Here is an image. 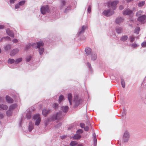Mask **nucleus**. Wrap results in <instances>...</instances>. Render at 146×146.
<instances>
[{"label": "nucleus", "mask_w": 146, "mask_h": 146, "mask_svg": "<svg viewBox=\"0 0 146 146\" xmlns=\"http://www.w3.org/2000/svg\"><path fill=\"white\" fill-rule=\"evenodd\" d=\"M123 19L122 18L119 17L116 19V22L117 23H119L123 21Z\"/></svg>", "instance_id": "25"}, {"label": "nucleus", "mask_w": 146, "mask_h": 146, "mask_svg": "<svg viewBox=\"0 0 146 146\" xmlns=\"http://www.w3.org/2000/svg\"><path fill=\"white\" fill-rule=\"evenodd\" d=\"M61 125V123H59V124H58L57 125V126H60V125Z\"/></svg>", "instance_id": "60"}, {"label": "nucleus", "mask_w": 146, "mask_h": 146, "mask_svg": "<svg viewBox=\"0 0 146 146\" xmlns=\"http://www.w3.org/2000/svg\"><path fill=\"white\" fill-rule=\"evenodd\" d=\"M61 117V113L60 112L57 113L53 114L50 118L47 119L48 121H50L52 120H59Z\"/></svg>", "instance_id": "1"}, {"label": "nucleus", "mask_w": 146, "mask_h": 146, "mask_svg": "<svg viewBox=\"0 0 146 146\" xmlns=\"http://www.w3.org/2000/svg\"><path fill=\"white\" fill-rule=\"evenodd\" d=\"M139 46L138 44L135 43H133L131 45V46L132 48H135Z\"/></svg>", "instance_id": "45"}, {"label": "nucleus", "mask_w": 146, "mask_h": 146, "mask_svg": "<svg viewBox=\"0 0 146 146\" xmlns=\"http://www.w3.org/2000/svg\"><path fill=\"white\" fill-rule=\"evenodd\" d=\"M82 101V100L78 98L77 96H75L73 100V102L74 103V106L75 107L78 106Z\"/></svg>", "instance_id": "6"}, {"label": "nucleus", "mask_w": 146, "mask_h": 146, "mask_svg": "<svg viewBox=\"0 0 146 146\" xmlns=\"http://www.w3.org/2000/svg\"><path fill=\"white\" fill-rule=\"evenodd\" d=\"M87 65L89 66V68H90L91 66L89 62H88L87 63Z\"/></svg>", "instance_id": "56"}, {"label": "nucleus", "mask_w": 146, "mask_h": 146, "mask_svg": "<svg viewBox=\"0 0 146 146\" xmlns=\"http://www.w3.org/2000/svg\"><path fill=\"white\" fill-rule=\"evenodd\" d=\"M84 128V130L86 131H87L88 130L89 127L88 126H86V127L85 126Z\"/></svg>", "instance_id": "54"}, {"label": "nucleus", "mask_w": 146, "mask_h": 146, "mask_svg": "<svg viewBox=\"0 0 146 146\" xmlns=\"http://www.w3.org/2000/svg\"><path fill=\"white\" fill-rule=\"evenodd\" d=\"M94 143L95 144V143H96L97 142V139L96 137V134L95 133H94Z\"/></svg>", "instance_id": "46"}, {"label": "nucleus", "mask_w": 146, "mask_h": 146, "mask_svg": "<svg viewBox=\"0 0 146 146\" xmlns=\"http://www.w3.org/2000/svg\"><path fill=\"white\" fill-rule=\"evenodd\" d=\"M1 52V49L0 48V53Z\"/></svg>", "instance_id": "63"}, {"label": "nucleus", "mask_w": 146, "mask_h": 146, "mask_svg": "<svg viewBox=\"0 0 146 146\" xmlns=\"http://www.w3.org/2000/svg\"><path fill=\"white\" fill-rule=\"evenodd\" d=\"M91 10V6L89 5L88 9V11L89 13H90Z\"/></svg>", "instance_id": "50"}, {"label": "nucleus", "mask_w": 146, "mask_h": 146, "mask_svg": "<svg viewBox=\"0 0 146 146\" xmlns=\"http://www.w3.org/2000/svg\"><path fill=\"white\" fill-rule=\"evenodd\" d=\"M125 115V114L124 113V114H123V115Z\"/></svg>", "instance_id": "64"}, {"label": "nucleus", "mask_w": 146, "mask_h": 146, "mask_svg": "<svg viewBox=\"0 0 146 146\" xmlns=\"http://www.w3.org/2000/svg\"><path fill=\"white\" fill-rule=\"evenodd\" d=\"M6 99L7 102L8 103H11L13 102V100L8 96H6Z\"/></svg>", "instance_id": "21"}, {"label": "nucleus", "mask_w": 146, "mask_h": 146, "mask_svg": "<svg viewBox=\"0 0 146 146\" xmlns=\"http://www.w3.org/2000/svg\"><path fill=\"white\" fill-rule=\"evenodd\" d=\"M22 60V58H20L17 59L15 61V63L16 64H18L20 62H21Z\"/></svg>", "instance_id": "33"}, {"label": "nucleus", "mask_w": 146, "mask_h": 146, "mask_svg": "<svg viewBox=\"0 0 146 146\" xmlns=\"http://www.w3.org/2000/svg\"><path fill=\"white\" fill-rule=\"evenodd\" d=\"M64 97L63 95L60 96L59 98L58 102L59 103H60L61 101H62L64 99Z\"/></svg>", "instance_id": "41"}, {"label": "nucleus", "mask_w": 146, "mask_h": 146, "mask_svg": "<svg viewBox=\"0 0 146 146\" xmlns=\"http://www.w3.org/2000/svg\"><path fill=\"white\" fill-rule=\"evenodd\" d=\"M140 28L139 27H136L135 30H134V33L136 34H138L139 33V32L140 31Z\"/></svg>", "instance_id": "37"}, {"label": "nucleus", "mask_w": 146, "mask_h": 146, "mask_svg": "<svg viewBox=\"0 0 146 146\" xmlns=\"http://www.w3.org/2000/svg\"><path fill=\"white\" fill-rule=\"evenodd\" d=\"M3 39H4L5 40H7L9 41H11V38L9 36H7L6 37H3L0 40V41L2 42Z\"/></svg>", "instance_id": "34"}, {"label": "nucleus", "mask_w": 146, "mask_h": 146, "mask_svg": "<svg viewBox=\"0 0 146 146\" xmlns=\"http://www.w3.org/2000/svg\"><path fill=\"white\" fill-rule=\"evenodd\" d=\"M37 48L38 49V52L40 55H41L42 54L43 52H44V48L43 47H41L43 46H44V43L42 41L36 43Z\"/></svg>", "instance_id": "2"}, {"label": "nucleus", "mask_w": 146, "mask_h": 146, "mask_svg": "<svg viewBox=\"0 0 146 146\" xmlns=\"http://www.w3.org/2000/svg\"><path fill=\"white\" fill-rule=\"evenodd\" d=\"M12 41L14 43H17L19 42V40L18 39L16 38H14L12 40Z\"/></svg>", "instance_id": "47"}, {"label": "nucleus", "mask_w": 146, "mask_h": 146, "mask_svg": "<svg viewBox=\"0 0 146 146\" xmlns=\"http://www.w3.org/2000/svg\"><path fill=\"white\" fill-rule=\"evenodd\" d=\"M11 47V45L10 44H8L4 46V49L5 51H7L10 49Z\"/></svg>", "instance_id": "23"}, {"label": "nucleus", "mask_w": 146, "mask_h": 146, "mask_svg": "<svg viewBox=\"0 0 146 146\" xmlns=\"http://www.w3.org/2000/svg\"><path fill=\"white\" fill-rule=\"evenodd\" d=\"M135 37L133 36H130L129 38V39H130V41L131 42H133L135 40Z\"/></svg>", "instance_id": "44"}, {"label": "nucleus", "mask_w": 146, "mask_h": 146, "mask_svg": "<svg viewBox=\"0 0 146 146\" xmlns=\"http://www.w3.org/2000/svg\"><path fill=\"white\" fill-rule=\"evenodd\" d=\"M87 27V26L84 25L82 26L81 29H80L78 33V35L80 34L83 33L84 32L85 29Z\"/></svg>", "instance_id": "17"}, {"label": "nucleus", "mask_w": 146, "mask_h": 146, "mask_svg": "<svg viewBox=\"0 0 146 146\" xmlns=\"http://www.w3.org/2000/svg\"><path fill=\"white\" fill-rule=\"evenodd\" d=\"M3 99L2 98H0V104H1L3 102Z\"/></svg>", "instance_id": "53"}, {"label": "nucleus", "mask_w": 146, "mask_h": 146, "mask_svg": "<svg viewBox=\"0 0 146 146\" xmlns=\"http://www.w3.org/2000/svg\"><path fill=\"white\" fill-rule=\"evenodd\" d=\"M78 146H82L81 144H78Z\"/></svg>", "instance_id": "61"}, {"label": "nucleus", "mask_w": 146, "mask_h": 146, "mask_svg": "<svg viewBox=\"0 0 146 146\" xmlns=\"http://www.w3.org/2000/svg\"><path fill=\"white\" fill-rule=\"evenodd\" d=\"M142 46L143 47L146 46V42H143L141 44Z\"/></svg>", "instance_id": "51"}, {"label": "nucleus", "mask_w": 146, "mask_h": 146, "mask_svg": "<svg viewBox=\"0 0 146 146\" xmlns=\"http://www.w3.org/2000/svg\"><path fill=\"white\" fill-rule=\"evenodd\" d=\"M77 144V142L75 141H72L70 143V145L71 146H74Z\"/></svg>", "instance_id": "42"}, {"label": "nucleus", "mask_w": 146, "mask_h": 146, "mask_svg": "<svg viewBox=\"0 0 146 146\" xmlns=\"http://www.w3.org/2000/svg\"><path fill=\"white\" fill-rule=\"evenodd\" d=\"M123 13L124 15H128L130 17L133 16L134 15L133 11L129 9H124Z\"/></svg>", "instance_id": "5"}, {"label": "nucleus", "mask_w": 146, "mask_h": 146, "mask_svg": "<svg viewBox=\"0 0 146 146\" xmlns=\"http://www.w3.org/2000/svg\"><path fill=\"white\" fill-rule=\"evenodd\" d=\"M34 127V123L32 122H30L29 126V130L31 131L33 129Z\"/></svg>", "instance_id": "19"}, {"label": "nucleus", "mask_w": 146, "mask_h": 146, "mask_svg": "<svg viewBox=\"0 0 146 146\" xmlns=\"http://www.w3.org/2000/svg\"><path fill=\"white\" fill-rule=\"evenodd\" d=\"M17 106V104H13L11 105L10 106L9 108V109L10 110L13 111L15 109Z\"/></svg>", "instance_id": "22"}, {"label": "nucleus", "mask_w": 146, "mask_h": 146, "mask_svg": "<svg viewBox=\"0 0 146 146\" xmlns=\"http://www.w3.org/2000/svg\"><path fill=\"white\" fill-rule=\"evenodd\" d=\"M40 11L43 15L48 13L50 12L49 7L48 5L42 6L40 8Z\"/></svg>", "instance_id": "3"}, {"label": "nucleus", "mask_w": 146, "mask_h": 146, "mask_svg": "<svg viewBox=\"0 0 146 146\" xmlns=\"http://www.w3.org/2000/svg\"><path fill=\"white\" fill-rule=\"evenodd\" d=\"M118 2V1H114L112 2H109L108 3V6L110 7L111 6L112 9L113 10L115 9L116 5Z\"/></svg>", "instance_id": "8"}, {"label": "nucleus", "mask_w": 146, "mask_h": 146, "mask_svg": "<svg viewBox=\"0 0 146 146\" xmlns=\"http://www.w3.org/2000/svg\"><path fill=\"white\" fill-rule=\"evenodd\" d=\"M128 38L127 36H122L120 38V40L122 41H125Z\"/></svg>", "instance_id": "36"}, {"label": "nucleus", "mask_w": 146, "mask_h": 146, "mask_svg": "<svg viewBox=\"0 0 146 146\" xmlns=\"http://www.w3.org/2000/svg\"><path fill=\"white\" fill-rule=\"evenodd\" d=\"M143 11L141 10L137 12L136 13V15L137 16H139L143 14Z\"/></svg>", "instance_id": "40"}, {"label": "nucleus", "mask_w": 146, "mask_h": 146, "mask_svg": "<svg viewBox=\"0 0 146 146\" xmlns=\"http://www.w3.org/2000/svg\"><path fill=\"white\" fill-rule=\"evenodd\" d=\"M80 126L82 128H84L85 127V124L83 123H81L80 124Z\"/></svg>", "instance_id": "52"}, {"label": "nucleus", "mask_w": 146, "mask_h": 146, "mask_svg": "<svg viewBox=\"0 0 146 146\" xmlns=\"http://www.w3.org/2000/svg\"><path fill=\"white\" fill-rule=\"evenodd\" d=\"M116 31L118 34L120 33L122 31V28L121 27H117L116 29Z\"/></svg>", "instance_id": "28"}, {"label": "nucleus", "mask_w": 146, "mask_h": 146, "mask_svg": "<svg viewBox=\"0 0 146 146\" xmlns=\"http://www.w3.org/2000/svg\"><path fill=\"white\" fill-rule=\"evenodd\" d=\"M130 137V135L127 131H126L125 132L123 136V139L124 142H127L129 139Z\"/></svg>", "instance_id": "9"}, {"label": "nucleus", "mask_w": 146, "mask_h": 146, "mask_svg": "<svg viewBox=\"0 0 146 146\" xmlns=\"http://www.w3.org/2000/svg\"><path fill=\"white\" fill-rule=\"evenodd\" d=\"M145 3V1H143L139 2L138 3V5L139 7H141L143 6Z\"/></svg>", "instance_id": "29"}, {"label": "nucleus", "mask_w": 146, "mask_h": 146, "mask_svg": "<svg viewBox=\"0 0 146 146\" xmlns=\"http://www.w3.org/2000/svg\"><path fill=\"white\" fill-rule=\"evenodd\" d=\"M19 49L18 48H15L12 50L10 53L11 56H13L15 55L19 52Z\"/></svg>", "instance_id": "13"}, {"label": "nucleus", "mask_w": 146, "mask_h": 146, "mask_svg": "<svg viewBox=\"0 0 146 146\" xmlns=\"http://www.w3.org/2000/svg\"><path fill=\"white\" fill-rule=\"evenodd\" d=\"M0 108L4 110H6L7 109L8 107L6 105L0 104Z\"/></svg>", "instance_id": "24"}, {"label": "nucleus", "mask_w": 146, "mask_h": 146, "mask_svg": "<svg viewBox=\"0 0 146 146\" xmlns=\"http://www.w3.org/2000/svg\"><path fill=\"white\" fill-rule=\"evenodd\" d=\"M36 43H33L31 45H27L25 49L27 50L29 49L30 48H31V46H32L33 48H35L36 47Z\"/></svg>", "instance_id": "20"}, {"label": "nucleus", "mask_w": 146, "mask_h": 146, "mask_svg": "<svg viewBox=\"0 0 146 146\" xmlns=\"http://www.w3.org/2000/svg\"><path fill=\"white\" fill-rule=\"evenodd\" d=\"M62 109L64 112H67L68 109V106H65L62 107Z\"/></svg>", "instance_id": "32"}, {"label": "nucleus", "mask_w": 146, "mask_h": 146, "mask_svg": "<svg viewBox=\"0 0 146 146\" xmlns=\"http://www.w3.org/2000/svg\"><path fill=\"white\" fill-rule=\"evenodd\" d=\"M12 111L10 109H9V110L6 111V114L7 116H10L12 115Z\"/></svg>", "instance_id": "31"}, {"label": "nucleus", "mask_w": 146, "mask_h": 146, "mask_svg": "<svg viewBox=\"0 0 146 146\" xmlns=\"http://www.w3.org/2000/svg\"><path fill=\"white\" fill-rule=\"evenodd\" d=\"M68 98L70 105H71L72 104V94L70 93L68 94Z\"/></svg>", "instance_id": "16"}, {"label": "nucleus", "mask_w": 146, "mask_h": 146, "mask_svg": "<svg viewBox=\"0 0 146 146\" xmlns=\"http://www.w3.org/2000/svg\"><path fill=\"white\" fill-rule=\"evenodd\" d=\"M31 58L32 57L31 56H27L26 58V61L27 62L31 60Z\"/></svg>", "instance_id": "43"}, {"label": "nucleus", "mask_w": 146, "mask_h": 146, "mask_svg": "<svg viewBox=\"0 0 146 146\" xmlns=\"http://www.w3.org/2000/svg\"><path fill=\"white\" fill-rule=\"evenodd\" d=\"M50 110L48 109H44L42 111V114L45 116L47 115V114L50 112Z\"/></svg>", "instance_id": "18"}, {"label": "nucleus", "mask_w": 146, "mask_h": 146, "mask_svg": "<svg viewBox=\"0 0 146 146\" xmlns=\"http://www.w3.org/2000/svg\"><path fill=\"white\" fill-rule=\"evenodd\" d=\"M58 105L56 103H54L53 105V107L55 109H57L58 107Z\"/></svg>", "instance_id": "49"}, {"label": "nucleus", "mask_w": 146, "mask_h": 146, "mask_svg": "<svg viewBox=\"0 0 146 146\" xmlns=\"http://www.w3.org/2000/svg\"><path fill=\"white\" fill-rule=\"evenodd\" d=\"M121 83L122 87L123 88H125V82L123 79H121Z\"/></svg>", "instance_id": "39"}, {"label": "nucleus", "mask_w": 146, "mask_h": 146, "mask_svg": "<svg viewBox=\"0 0 146 146\" xmlns=\"http://www.w3.org/2000/svg\"><path fill=\"white\" fill-rule=\"evenodd\" d=\"M137 20L142 23H146V15H143L138 17Z\"/></svg>", "instance_id": "10"}, {"label": "nucleus", "mask_w": 146, "mask_h": 146, "mask_svg": "<svg viewBox=\"0 0 146 146\" xmlns=\"http://www.w3.org/2000/svg\"><path fill=\"white\" fill-rule=\"evenodd\" d=\"M66 136L65 135L64 136H62L61 137V138L62 139L64 138L65 137H66Z\"/></svg>", "instance_id": "59"}, {"label": "nucleus", "mask_w": 146, "mask_h": 146, "mask_svg": "<svg viewBox=\"0 0 146 146\" xmlns=\"http://www.w3.org/2000/svg\"><path fill=\"white\" fill-rule=\"evenodd\" d=\"M25 1H20L18 4L15 5V8L16 9H18L20 7V6L24 5L25 3Z\"/></svg>", "instance_id": "12"}, {"label": "nucleus", "mask_w": 146, "mask_h": 146, "mask_svg": "<svg viewBox=\"0 0 146 146\" xmlns=\"http://www.w3.org/2000/svg\"><path fill=\"white\" fill-rule=\"evenodd\" d=\"M71 9V6H70L68 7L65 10L64 12L65 13H67L68 11L70 10Z\"/></svg>", "instance_id": "38"}, {"label": "nucleus", "mask_w": 146, "mask_h": 146, "mask_svg": "<svg viewBox=\"0 0 146 146\" xmlns=\"http://www.w3.org/2000/svg\"><path fill=\"white\" fill-rule=\"evenodd\" d=\"M114 12L113 11L111 10L110 9H108L104 11L103 13V14L105 16L108 17L113 15Z\"/></svg>", "instance_id": "7"}, {"label": "nucleus", "mask_w": 146, "mask_h": 146, "mask_svg": "<svg viewBox=\"0 0 146 146\" xmlns=\"http://www.w3.org/2000/svg\"><path fill=\"white\" fill-rule=\"evenodd\" d=\"M15 62V61L14 59L9 58L7 61V62L9 64H12Z\"/></svg>", "instance_id": "35"}, {"label": "nucleus", "mask_w": 146, "mask_h": 146, "mask_svg": "<svg viewBox=\"0 0 146 146\" xmlns=\"http://www.w3.org/2000/svg\"><path fill=\"white\" fill-rule=\"evenodd\" d=\"M3 115L2 114H0V119H1L3 118Z\"/></svg>", "instance_id": "58"}, {"label": "nucleus", "mask_w": 146, "mask_h": 146, "mask_svg": "<svg viewBox=\"0 0 146 146\" xmlns=\"http://www.w3.org/2000/svg\"><path fill=\"white\" fill-rule=\"evenodd\" d=\"M66 5V2L64 0L61 1V5L59 7V9L60 10H63L65 8V6Z\"/></svg>", "instance_id": "14"}, {"label": "nucleus", "mask_w": 146, "mask_h": 146, "mask_svg": "<svg viewBox=\"0 0 146 146\" xmlns=\"http://www.w3.org/2000/svg\"><path fill=\"white\" fill-rule=\"evenodd\" d=\"M33 119L34 120H36L35 123V125L37 126L39 125L41 121L40 115L37 114L33 116Z\"/></svg>", "instance_id": "4"}, {"label": "nucleus", "mask_w": 146, "mask_h": 146, "mask_svg": "<svg viewBox=\"0 0 146 146\" xmlns=\"http://www.w3.org/2000/svg\"><path fill=\"white\" fill-rule=\"evenodd\" d=\"M4 28V26L3 25H0V29H3Z\"/></svg>", "instance_id": "57"}, {"label": "nucleus", "mask_w": 146, "mask_h": 146, "mask_svg": "<svg viewBox=\"0 0 146 146\" xmlns=\"http://www.w3.org/2000/svg\"><path fill=\"white\" fill-rule=\"evenodd\" d=\"M81 137V135L77 133L74 136L73 139H78L80 138Z\"/></svg>", "instance_id": "27"}, {"label": "nucleus", "mask_w": 146, "mask_h": 146, "mask_svg": "<svg viewBox=\"0 0 146 146\" xmlns=\"http://www.w3.org/2000/svg\"><path fill=\"white\" fill-rule=\"evenodd\" d=\"M32 111V108L28 109L27 111L26 117L27 119H29L31 117V113Z\"/></svg>", "instance_id": "11"}, {"label": "nucleus", "mask_w": 146, "mask_h": 146, "mask_svg": "<svg viewBox=\"0 0 146 146\" xmlns=\"http://www.w3.org/2000/svg\"><path fill=\"white\" fill-rule=\"evenodd\" d=\"M83 132V131L82 129H78L77 131V133L78 134L79 133H82Z\"/></svg>", "instance_id": "48"}, {"label": "nucleus", "mask_w": 146, "mask_h": 146, "mask_svg": "<svg viewBox=\"0 0 146 146\" xmlns=\"http://www.w3.org/2000/svg\"><path fill=\"white\" fill-rule=\"evenodd\" d=\"M124 8V7L123 5H121L119 7V9L120 10H121Z\"/></svg>", "instance_id": "55"}, {"label": "nucleus", "mask_w": 146, "mask_h": 146, "mask_svg": "<svg viewBox=\"0 0 146 146\" xmlns=\"http://www.w3.org/2000/svg\"><path fill=\"white\" fill-rule=\"evenodd\" d=\"M97 57V56L96 54H92L91 56V59L92 60H95L96 59Z\"/></svg>", "instance_id": "30"}, {"label": "nucleus", "mask_w": 146, "mask_h": 146, "mask_svg": "<svg viewBox=\"0 0 146 146\" xmlns=\"http://www.w3.org/2000/svg\"><path fill=\"white\" fill-rule=\"evenodd\" d=\"M88 125H90V123H89V122H88Z\"/></svg>", "instance_id": "62"}, {"label": "nucleus", "mask_w": 146, "mask_h": 146, "mask_svg": "<svg viewBox=\"0 0 146 146\" xmlns=\"http://www.w3.org/2000/svg\"><path fill=\"white\" fill-rule=\"evenodd\" d=\"M6 32L7 34L9 36L12 37H14V34L9 29H7Z\"/></svg>", "instance_id": "15"}, {"label": "nucleus", "mask_w": 146, "mask_h": 146, "mask_svg": "<svg viewBox=\"0 0 146 146\" xmlns=\"http://www.w3.org/2000/svg\"><path fill=\"white\" fill-rule=\"evenodd\" d=\"M85 51L86 53L88 54H89L91 52V49L88 47L86 48Z\"/></svg>", "instance_id": "26"}]
</instances>
